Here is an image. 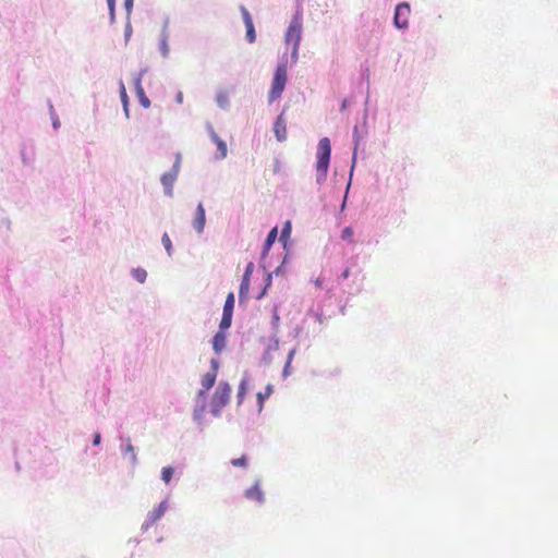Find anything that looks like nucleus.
Returning a JSON list of instances; mask_svg holds the SVG:
<instances>
[{"instance_id":"nucleus-1","label":"nucleus","mask_w":558,"mask_h":558,"mask_svg":"<svg viewBox=\"0 0 558 558\" xmlns=\"http://www.w3.org/2000/svg\"><path fill=\"white\" fill-rule=\"evenodd\" d=\"M331 155V145L330 141L327 137H323L318 142L317 146V163L316 169L318 172L317 181H324L328 171L329 161Z\"/></svg>"},{"instance_id":"nucleus-2","label":"nucleus","mask_w":558,"mask_h":558,"mask_svg":"<svg viewBox=\"0 0 558 558\" xmlns=\"http://www.w3.org/2000/svg\"><path fill=\"white\" fill-rule=\"evenodd\" d=\"M230 396V385L228 383L220 381L211 398V412L215 416L220 415L221 410L228 404Z\"/></svg>"},{"instance_id":"nucleus-3","label":"nucleus","mask_w":558,"mask_h":558,"mask_svg":"<svg viewBox=\"0 0 558 558\" xmlns=\"http://www.w3.org/2000/svg\"><path fill=\"white\" fill-rule=\"evenodd\" d=\"M287 80H288L287 64L286 63L279 64L276 68L272 83H271V88L269 90V96H268L269 102L275 101L282 95V93L286 88Z\"/></svg>"},{"instance_id":"nucleus-4","label":"nucleus","mask_w":558,"mask_h":558,"mask_svg":"<svg viewBox=\"0 0 558 558\" xmlns=\"http://www.w3.org/2000/svg\"><path fill=\"white\" fill-rule=\"evenodd\" d=\"M302 37V23L298 16H294L286 33V41L293 44L292 57L296 58Z\"/></svg>"},{"instance_id":"nucleus-5","label":"nucleus","mask_w":558,"mask_h":558,"mask_svg":"<svg viewBox=\"0 0 558 558\" xmlns=\"http://www.w3.org/2000/svg\"><path fill=\"white\" fill-rule=\"evenodd\" d=\"M411 14L410 4L407 2L399 3L395 10L393 23L397 28L404 29L409 26Z\"/></svg>"},{"instance_id":"nucleus-6","label":"nucleus","mask_w":558,"mask_h":558,"mask_svg":"<svg viewBox=\"0 0 558 558\" xmlns=\"http://www.w3.org/2000/svg\"><path fill=\"white\" fill-rule=\"evenodd\" d=\"M120 440H121V445H120L121 454L124 459H126V458L129 459L130 463L132 464V466L134 469L135 463H136V452H135L133 445L131 444V439L124 438L121 436Z\"/></svg>"},{"instance_id":"nucleus-7","label":"nucleus","mask_w":558,"mask_h":558,"mask_svg":"<svg viewBox=\"0 0 558 558\" xmlns=\"http://www.w3.org/2000/svg\"><path fill=\"white\" fill-rule=\"evenodd\" d=\"M240 11H241L242 19H243V22L246 27V39L250 44H252L256 39V33H255V27H254L252 16H251L250 12L246 10V8L243 5L240 7Z\"/></svg>"},{"instance_id":"nucleus-8","label":"nucleus","mask_w":558,"mask_h":558,"mask_svg":"<svg viewBox=\"0 0 558 558\" xmlns=\"http://www.w3.org/2000/svg\"><path fill=\"white\" fill-rule=\"evenodd\" d=\"M254 270V264L248 263L245 267V271L241 281L240 291H239V299L242 301L246 298L250 291V284H251V276Z\"/></svg>"},{"instance_id":"nucleus-9","label":"nucleus","mask_w":558,"mask_h":558,"mask_svg":"<svg viewBox=\"0 0 558 558\" xmlns=\"http://www.w3.org/2000/svg\"><path fill=\"white\" fill-rule=\"evenodd\" d=\"M206 223L205 208L202 203L197 205L195 217L193 219V227L197 233H203Z\"/></svg>"},{"instance_id":"nucleus-10","label":"nucleus","mask_w":558,"mask_h":558,"mask_svg":"<svg viewBox=\"0 0 558 558\" xmlns=\"http://www.w3.org/2000/svg\"><path fill=\"white\" fill-rule=\"evenodd\" d=\"M274 131L279 142H282L287 138V122L282 113L276 120Z\"/></svg>"},{"instance_id":"nucleus-11","label":"nucleus","mask_w":558,"mask_h":558,"mask_svg":"<svg viewBox=\"0 0 558 558\" xmlns=\"http://www.w3.org/2000/svg\"><path fill=\"white\" fill-rule=\"evenodd\" d=\"M244 494L245 497L250 500H254L259 504L264 502V493L258 482H256L252 487L247 488Z\"/></svg>"},{"instance_id":"nucleus-12","label":"nucleus","mask_w":558,"mask_h":558,"mask_svg":"<svg viewBox=\"0 0 558 558\" xmlns=\"http://www.w3.org/2000/svg\"><path fill=\"white\" fill-rule=\"evenodd\" d=\"M167 508V501H161L153 511L148 513L147 525L154 524L157 520H159L166 513Z\"/></svg>"},{"instance_id":"nucleus-13","label":"nucleus","mask_w":558,"mask_h":558,"mask_svg":"<svg viewBox=\"0 0 558 558\" xmlns=\"http://www.w3.org/2000/svg\"><path fill=\"white\" fill-rule=\"evenodd\" d=\"M216 378L217 375L215 371H209L202 377L203 389L199 391V396L205 395L215 385Z\"/></svg>"},{"instance_id":"nucleus-14","label":"nucleus","mask_w":558,"mask_h":558,"mask_svg":"<svg viewBox=\"0 0 558 558\" xmlns=\"http://www.w3.org/2000/svg\"><path fill=\"white\" fill-rule=\"evenodd\" d=\"M119 94L123 107V112L126 119L130 118V102L126 89L122 80L119 81Z\"/></svg>"},{"instance_id":"nucleus-15","label":"nucleus","mask_w":558,"mask_h":558,"mask_svg":"<svg viewBox=\"0 0 558 558\" xmlns=\"http://www.w3.org/2000/svg\"><path fill=\"white\" fill-rule=\"evenodd\" d=\"M210 137H211L213 142L217 145V148L219 151L217 157L219 159L226 158L227 154H228L227 144L216 134L215 131L210 132Z\"/></svg>"},{"instance_id":"nucleus-16","label":"nucleus","mask_w":558,"mask_h":558,"mask_svg":"<svg viewBox=\"0 0 558 558\" xmlns=\"http://www.w3.org/2000/svg\"><path fill=\"white\" fill-rule=\"evenodd\" d=\"M226 347V335L222 331L217 332L213 339V348L216 353H220Z\"/></svg>"},{"instance_id":"nucleus-17","label":"nucleus","mask_w":558,"mask_h":558,"mask_svg":"<svg viewBox=\"0 0 558 558\" xmlns=\"http://www.w3.org/2000/svg\"><path fill=\"white\" fill-rule=\"evenodd\" d=\"M233 307H234V294L232 292H230L227 295V299H226V302H225L223 313L232 315L233 314Z\"/></svg>"},{"instance_id":"nucleus-18","label":"nucleus","mask_w":558,"mask_h":558,"mask_svg":"<svg viewBox=\"0 0 558 558\" xmlns=\"http://www.w3.org/2000/svg\"><path fill=\"white\" fill-rule=\"evenodd\" d=\"M277 235H278V228L275 227V228H272L269 231V233H268V235L266 238V241H265V252H267L270 248V246L274 244V242L277 239Z\"/></svg>"},{"instance_id":"nucleus-19","label":"nucleus","mask_w":558,"mask_h":558,"mask_svg":"<svg viewBox=\"0 0 558 558\" xmlns=\"http://www.w3.org/2000/svg\"><path fill=\"white\" fill-rule=\"evenodd\" d=\"M231 464L236 468H247L248 459L245 454H243L240 458L232 459Z\"/></svg>"},{"instance_id":"nucleus-20","label":"nucleus","mask_w":558,"mask_h":558,"mask_svg":"<svg viewBox=\"0 0 558 558\" xmlns=\"http://www.w3.org/2000/svg\"><path fill=\"white\" fill-rule=\"evenodd\" d=\"M173 468L171 466H165L161 470V478L165 481L166 484L170 483L172 475H173Z\"/></svg>"},{"instance_id":"nucleus-21","label":"nucleus","mask_w":558,"mask_h":558,"mask_svg":"<svg viewBox=\"0 0 558 558\" xmlns=\"http://www.w3.org/2000/svg\"><path fill=\"white\" fill-rule=\"evenodd\" d=\"M294 354H295V349H292L289 352V354H288V359H287V362H286V365H284V368H283V376L284 377L290 375V366H291V363H292Z\"/></svg>"},{"instance_id":"nucleus-22","label":"nucleus","mask_w":558,"mask_h":558,"mask_svg":"<svg viewBox=\"0 0 558 558\" xmlns=\"http://www.w3.org/2000/svg\"><path fill=\"white\" fill-rule=\"evenodd\" d=\"M231 322H232V315L223 313L221 322H220L221 331L225 329H228L231 326Z\"/></svg>"},{"instance_id":"nucleus-23","label":"nucleus","mask_w":558,"mask_h":558,"mask_svg":"<svg viewBox=\"0 0 558 558\" xmlns=\"http://www.w3.org/2000/svg\"><path fill=\"white\" fill-rule=\"evenodd\" d=\"M246 393V380L243 379L239 386V390H238V403H242L243 400H244V396Z\"/></svg>"},{"instance_id":"nucleus-24","label":"nucleus","mask_w":558,"mask_h":558,"mask_svg":"<svg viewBox=\"0 0 558 558\" xmlns=\"http://www.w3.org/2000/svg\"><path fill=\"white\" fill-rule=\"evenodd\" d=\"M353 229L351 227H345L342 232H341V239L343 241H349V242H352L353 241Z\"/></svg>"},{"instance_id":"nucleus-25","label":"nucleus","mask_w":558,"mask_h":558,"mask_svg":"<svg viewBox=\"0 0 558 558\" xmlns=\"http://www.w3.org/2000/svg\"><path fill=\"white\" fill-rule=\"evenodd\" d=\"M291 234V222L287 221L284 227L282 228L280 240L286 241Z\"/></svg>"},{"instance_id":"nucleus-26","label":"nucleus","mask_w":558,"mask_h":558,"mask_svg":"<svg viewBox=\"0 0 558 558\" xmlns=\"http://www.w3.org/2000/svg\"><path fill=\"white\" fill-rule=\"evenodd\" d=\"M110 22L113 23L116 19V0H107Z\"/></svg>"},{"instance_id":"nucleus-27","label":"nucleus","mask_w":558,"mask_h":558,"mask_svg":"<svg viewBox=\"0 0 558 558\" xmlns=\"http://www.w3.org/2000/svg\"><path fill=\"white\" fill-rule=\"evenodd\" d=\"M271 393H272V386H271V385H268V386L266 387V390H265V392H264V393L259 392V393L257 395V398H258V400H259L260 407L263 405V401H264V399H265V398H268Z\"/></svg>"},{"instance_id":"nucleus-28","label":"nucleus","mask_w":558,"mask_h":558,"mask_svg":"<svg viewBox=\"0 0 558 558\" xmlns=\"http://www.w3.org/2000/svg\"><path fill=\"white\" fill-rule=\"evenodd\" d=\"M133 87L136 96L140 98V73L133 75Z\"/></svg>"},{"instance_id":"nucleus-29","label":"nucleus","mask_w":558,"mask_h":558,"mask_svg":"<svg viewBox=\"0 0 558 558\" xmlns=\"http://www.w3.org/2000/svg\"><path fill=\"white\" fill-rule=\"evenodd\" d=\"M162 244L165 245L167 252L170 254L171 248H172V244H171V240H170V238H169V235L167 233H165L162 235Z\"/></svg>"},{"instance_id":"nucleus-30","label":"nucleus","mask_w":558,"mask_h":558,"mask_svg":"<svg viewBox=\"0 0 558 558\" xmlns=\"http://www.w3.org/2000/svg\"><path fill=\"white\" fill-rule=\"evenodd\" d=\"M132 25L130 23V21H128L126 25H125V28H124V40L125 43H128L132 36Z\"/></svg>"},{"instance_id":"nucleus-31","label":"nucleus","mask_w":558,"mask_h":558,"mask_svg":"<svg viewBox=\"0 0 558 558\" xmlns=\"http://www.w3.org/2000/svg\"><path fill=\"white\" fill-rule=\"evenodd\" d=\"M51 119V123H52V128L53 130H59V128L61 126V122H60V119L58 117L57 113H52V116L50 117Z\"/></svg>"},{"instance_id":"nucleus-32","label":"nucleus","mask_w":558,"mask_h":558,"mask_svg":"<svg viewBox=\"0 0 558 558\" xmlns=\"http://www.w3.org/2000/svg\"><path fill=\"white\" fill-rule=\"evenodd\" d=\"M133 2H134V0H124V8L126 11L128 20L130 19V14L133 9Z\"/></svg>"},{"instance_id":"nucleus-33","label":"nucleus","mask_w":558,"mask_h":558,"mask_svg":"<svg viewBox=\"0 0 558 558\" xmlns=\"http://www.w3.org/2000/svg\"><path fill=\"white\" fill-rule=\"evenodd\" d=\"M100 442H101V435H100V433L97 432V433L94 434L93 445L94 446H99Z\"/></svg>"},{"instance_id":"nucleus-34","label":"nucleus","mask_w":558,"mask_h":558,"mask_svg":"<svg viewBox=\"0 0 558 558\" xmlns=\"http://www.w3.org/2000/svg\"><path fill=\"white\" fill-rule=\"evenodd\" d=\"M150 106L149 99L142 92V107L148 108Z\"/></svg>"},{"instance_id":"nucleus-35","label":"nucleus","mask_w":558,"mask_h":558,"mask_svg":"<svg viewBox=\"0 0 558 558\" xmlns=\"http://www.w3.org/2000/svg\"><path fill=\"white\" fill-rule=\"evenodd\" d=\"M131 274H132L133 278H134L136 281H140V276H141L140 268H133V269L131 270Z\"/></svg>"},{"instance_id":"nucleus-36","label":"nucleus","mask_w":558,"mask_h":558,"mask_svg":"<svg viewBox=\"0 0 558 558\" xmlns=\"http://www.w3.org/2000/svg\"><path fill=\"white\" fill-rule=\"evenodd\" d=\"M281 169H282V165H281V162H280L278 159H276V161H275V166H274V173H278V172H280V171H281Z\"/></svg>"},{"instance_id":"nucleus-37","label":"nucleus","mask_w":558,"mask_h":558,"mask_svg":"<svg viewBox=\"0 0 558 558\" xmlns=\"http://www.w3.org/2000/svg\"><path fill=\"white\" fill-rule=\"evenodd\" d=\"M210 364H211V369L210 371H215L216 372V375L218 374V366H219V363L216 359H213L210 361Z\"/></svg>"},{"instance_id":"nucleus-38","label":"nucleus","mask_w":558,"mask_h":558,"mask_svg":"<svg viewBox=\"0 0 558 558\" xmlns=\"http://www.w3.org/2000/svg\"><path fill=\"white\" fill-rule=\"evenodd\" d=\"M21 158H22V162H23L24 165H28V163H29V160H28V158H27V156H26L25 150H22V151H21Z\"/></svg>"},{"instance_id":"nucleus-39","label":"nucleus","mask_w":558,"mask_h":558,"mask_svg":"<svg viewBox=\"0 0 558 558\" xmlns=\"http://www.w3.org/2000/svg\"><path fill=\"white\" fill-rule=\"evenodd\" d=\"M48 109H49V114H50V117L52 116V113H56V111H54V108H53V105H52L51 100H48Z\"/></svg>"},{"instance_id":"nucleus-40","label":"nucleus","mask_w":558,"mask_h":558,"mask_svg":"<svg viewBox=\"0 0 558 558\" xmlns=\"http://www.w3.org/2000/svg\"><path fill=\"white\" fill-rule=\"evenodd\" d=\"M349 276H350V269H349V268H347V269H344V271L341 274V278H342V279H348V278H349Z\"/></svg>"},{"instance_id":"nucleus-41","label":"nucleus","mask_w":558,"mask_h":558,"mask_svg":"<svg viewBox=\"0 0 558 558\" xmlns=\"http://www.w3.org/2000/svg\"><path fill=\"white\" fill-rule=\"evenodd\" d=\"M315 286H316L317 288H322V287H323V280H322L320 278H317V279L315 280Z\"/></svg>"},{"instance_id":"nucleus-42","label":"nucleus","mask_w":558,"mask_h":558,"mask_svg":"<svg viewBox=\"0 0 558 558\" xmlns=\"http://www.w3.org/2000/svg\"><path fill=\"white\" fill-rule=\"evenodd\" d=\"M178 100H179V102H181V101H182V95H181V94H179V96H178Z\"/></svg>"},{"instance_id":"nucleus-43","label":"nucleus","mask_w":558,"mask_h":558,"mask_svg":"<svg viewBox=\"0 0 558 558\" xmlns=\"http://www.w3.org/2000/svg\"><path fill=\"white\" fill-rule=\"evenodd\" d=\"M144 275H145V272H144V271H142V278H141V281H144V278H143V276H144Z\"/></svg>"}]
</instances>
